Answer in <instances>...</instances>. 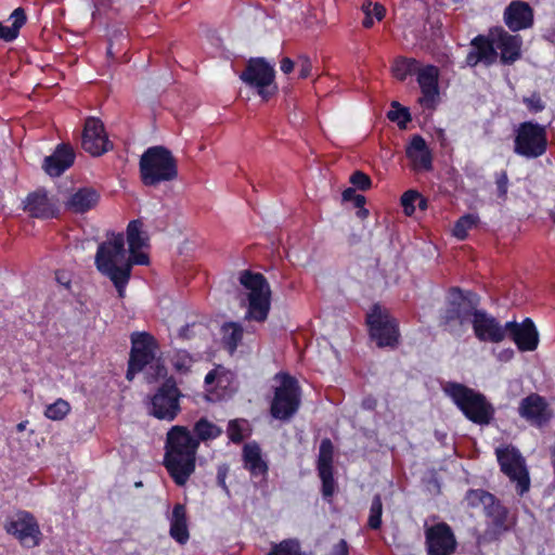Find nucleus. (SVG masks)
Wrapping results in <instances>:
<instances>
[{
	"mask_svg": "<svg viewBox=\"0 0 555 555\" xmlns=\"http://www.w3.org/2000/svg\"><path fill=\"white\" fill-rule=\"evenodd\" d=\"M198 440L184 426H172L166 435L165 466L178 486H184L195 470Z\"/></svg>",
	"mask_w": 555,
	"mask_h": 555,
	"instance_id": "f257e3e1",
	"label": "nucleus"
},
{
	"mask_svg": "<svg viewBox=\"0 0 555 555\" xmlns=\"http://www.w3.org/2000/svg\"><path fill=\"white\" fill-rule=\"evenodd\" d=\"M464 501L470 508L481 507L486 518L485 530L475 537L478 547L500 541L509 531V511L494 494L485 489H469Z\"/></svg>",
	"mask_w": 555,
	"mask_h": 555,
	"instance_id": "f03ea898",
	"label": "nucleus"
},
{
	"mask_svg": "<svg viewBox=\"0 0 555 555\" xmlns=\"http://www.w3.org/2000/svg\"><path fill=\"white\" fill-rule=\"evenodd\" d=\"M98 271L108 278L117 289L118 296H125L126 286L131 276L132 258L125 248L122 233H112L99 244L94 257Z\"/></svg>",
	"mask_w": 555,
	"mask_h": 555,
	"instance_id": "7ed1b4c3",
	"label": "nucleus"
},
{
	"mask_svg": "<svg viewBox=\"0 0 555 555\" xmlns=\"http://www.w3.org/2000/svg\"><path fill=\"white\" fill-rule=\"evenodd\" d=\"M443 391L470 422L485 426L493 420L495 410L481 392L454 382H448Z\"/></svg>",
	"mask_w": 555,
	"mask_h": 555,
	"instance_id": "20e7f679",
	"label": "nucleus"
},
{
	"mask_svg": "<svg viewBox=\"0 0 555 555\" xmlns=\"http://www.w3.org/2000/svg\"><path fill=\"white\" fill-rule=\"evenodd\" d=\"M141 181L145 186H156L178 177V163L171 151L163 145L149 147L139 162Z\"/></svg>",
	"mask_w": 555,
	"mask_h": 555,
	"instance_id": "39448f33",
	"label": "nucleus"
},
{
	"mask_svg": "<svg viewBox=\"0 0 555 555\" xmlns=\"http://www.w3.org/2000/svg\"><path fill=\"white\" fill-rule=\"evenodd\" d=\"M240 282L248 291L245 319L264 322L271 308V289L268 281L261 273L243 271Z\"/></svg>",
	"mask_w": 555,
	"mask_h": 555,
	"instance_id": "423d86ee",
	"label": "nucleus"
},
{
	"mask_svg": "<svg viewBox=\"0 0 555 555\" xmlns=\"http://www.w3.org/2000/svg\"><path fill=\"white\" fill-rule=\"evenodd\" d=\"M275 380L279 383L274 389L270 413L279 421H289L299 410L301 391L295 377L286 373H278Z\"/></svg>",
	"mask_w": 555,
	"mask_h": 555,
	"instance_id": "0eeeda50",
	"label": "nucleus"
},
{
	"mask_svg": "<svg viewBox=\"0 0 555 555\" xmlns=\"http://www.w3.org/2000/svg\"><path fill=\"white\" fill-rule=\"evenodd\" d=\"M451 297L448 307L441 314L440 322L447 331L456 333L457 325L472 323L480 304V298L473 292H463L457 287L451 289Z\"/></svg>",
	"mask_w": 555,
	"mask_h": 555,
	"instance_id": "6e6552de",
	"label": "nucleus"
},
{
	"mask_svg": "<svg viewBox=\"0 0 555 555\" xmlns=\"http://www.w3.org/2000/svg\"><path fill=\"white\" fill-rule=\"evenodd\" d=\"M547 149L546 128L538 122L524 121L515 130L514 153L528 159L542 156Z\"/></svg>",
	"mask_w": 555,
	"mask_h": 555,
	"instance_id": "1a4fd4ad",
	"label": "nucleus"
},
{
	"mask_svg": "<svg viewBox=\"0 0 555 555\" xmlns=\"http://www.w3.org/2000/svg\"><path fill=\"white\" fill-rule=\"evenodd\" d=\"M181 391L172 378H168L150 398L149 414L160 421L172 422L181 411Z\"/></svg>",
	"mask_w": 555,
	"mask_h": 555,
	"instance_id": "9d476101",
	"label": "nucleus"
},
{
	"mask_svg": "<svg viewBox=\"0 0 555 555\" xmlns=\"http://www.w3.org/2000/svg\"><path fill=\"white\" fill-rule=\"evenodd\" d=\"M4 530L25 548H34L40 545L42 540V532L36 517L27 511H17L8 517Z\"/></svg>",
	"mask_w": 555,
	"mask_h": 555,
	"instance_id": "9b49d317",
	"label": "nucleus"
},
{
	"mask_svg": "<svg viewBox=\"0 0 555 555\" xmlns=\"http://www.w3.org/2000/svg\"><path fill=\"white\" fill-rule=\"evenodd\" d=\"M501 470L516 485V492L524 495L530 489L529 472L520 452L514 447L495 450Z\"/></svg>",
	"mask_w": 555,
	"mask_h": 555,
	"instance_id": "f8f14e48",
	"label": "nucleus"
},
{
	"mask_svg": "<svg viewBox=\"0 0 555 555\" xmlns=\"http://www.w3.org/2000/svg\"><path fill=\"white\" fill-rule=\"evenodd\" d=\"M275 72L264 59L250 60L240 78L249 87L255 88L257 93L268 100L276 91L274 83Z\"/></svg>",
	"mask_w": 555,
	"mask_h": 555,
	"instance_id": "ddd939ff",
	"label": "nucleus"
},
{
	"mask_svg": "<svg viewBox=\"0 0 555 555\" xmlns=\"http://www.w3.org/2000/svg\"><path fill=\"white\" fill-rule=\"evenodd\" d=\"M131 351L126 378L132 380L134 375L141 372L155 359L156 341L154 337L145 332L131 335Z\"/></svg>",
	"mask_w": 555,
	"mask_h": 555,
	"instance_id": "4468645a",
	"label": "nucleus"
},
{
	"mask_svg": "<svg viewBox=\"0 0 555 555\" xmlns=\"http://www.w3.org/2000/svg\"><path fill=\"white\" fill-rule=\"evenodd\" d=\"M371 337L378 347H396L398 345L399 331L396 320L375 306L367 315Z\"/></svg>",
	"mask_w": 555,
	"mask_h": 555,
	"instance_id": "2eb2a0df",
	"label": "nucleus"
},
{
	"mask_svg": "<svg viewBox=\"0 0 555 555\" xmlns=\"http://www.w3.org/2000/svg\"><path fill=\"white\" fill-rule=\"evenodd\" d=\"M425 545L427 555H452L457 542L451 527L441 521L433 526L425 525Z\"/></svg>",
	"mask_w": 555,
	"mask_h": 555,
	"instance_id": "dca6fc26",
	"label": "nucleus"
},
{
	"mask_svg": "<svg viewBox=\"0 0 555 555\" xmlns=\"http://www.w3.org/2000/svg\"><path fill=\"white\" fill-rule=\"evenodd\" d=\"M81 146L92 156H101L113 147L105 132L104 125L99 118L89 117L86 119Z\"/></svg>",
	"mask_w": 555,
	"mask_h": 555,
	"instance_id": "f3484780",
	"label": "nucleus"
},
{
	"mask_svg": "<svg viewBox=\"0 0 555 555\" xmlns=\"http://www.w3.org/2000/svg\"><path fill=\"white\" fill-rule=\"evenodd\" d=\"M492 43L503 65H512L521 57L522 39L512 35L503 27L491 28Z\"/></svg>",
	"mask_w": 555,
	"mask_h": 555,
	"instance_id": "a211bd4d",
	"label": "nucleus"
},
{
	"mask_svg": "<svg viewBox=\"0 0 555 555\" xmlns=\"http://www.w3.org/2000/svg\"><path fill=\"white\" fill-rule=\"evenodd\" d=\"M518 414L529 424L542 427L552 418V410L547 401L538 393H530L521 399Z\"/></svg>",
	"mask_w": 555,
	"mask_h": 555,
	"instance_id": "6ab92c4d",
	"label": "nucleus"
},
{
	"mask_svg": "<svg viewBox=\"0 0 555 555\" xmlns=\"http://www.w3.org/2000/svg\"><path fill=\"white\" fill-rule=\"evenodd\" d=\"M334 446L328 438L321 441L318 456V473L322 481V494L324 498L333 496L336 483L333 476Z\"/></svg>",
	"mask_w": 555,
	"mask_h": 555,
	"instance_id": "aec40b11",
	"label": "nucleus"
},
{
	"mask_svg": "<svg viewBox=\"0 0 555 555\" xmlns=\"http://www.w3.org/2000/svg\"><path fill=\"white\" fill-rule=\"evenodd\" d=\"M472 324L474 333L480 341L500 343L506 336V324L502 326L494 317L485 310L477 309Z\"/></svg>",
	"mask_w": 555,
	"mask_h": 555,
	"instance_id": "412c9836",
	"label": "nucleus"
},
{
	"mask_svg": "<svg viewBox=\"0 0 555 555\" xmlns=\"http://www.w3.org/2000/svg\"><path fill=\"white\" fill-rule=\"evenodd\" d=\"M470 47L472 49L466 56V64L470 67H475L479 63L486 66L493 65L499 57V53L492 43L491 30H489L488 35L475 37L470 42Z\"/></svg>",
	"mask_w": 555,
	"mask_h": 555,
	"instance_id": "4be33fe9",
	"label": "nucleus"
},
{
	"mask_svg": "<svg viewBox=\"0 0 555 555\" xmlns=\"http://www.w3.org/2000/svg\"><path fill=\"white\" fill-rule=\"evenodd\" d=\"M24 210L33 218L50 219L59 214L56 201L49 197L43 189L28 194L24 201Z\"/></svg>",
	"mask_w": 555,
	"mask_h": 555,
	"instance_id": "5701e85b",
	"label": "nucleus"
},
{
	"mask_svg": "<svg viewBox=\"0 0 555 555\" xmlns=\"http://www.w3.org/2000/svg\"><path fill=\"white\" fill-rule=\"evenodd\" d=\"M438 77L439 70L433 65L425 66L417 73V82L422 90L418 102L425 108L433 109L437 104L439 98Z\"/></svg>",
	"mask_w": 555,
	"mask_h": 555,
	"instance_id": "b1692460",
	"label": "nucleus"
},
{
	"mask_svg": "<svg viewBox=\"0 0 555 555\" xmlns=\"http://www.w3.org/2000/svg\"><path fill=\"white\" fill-rule=\"evenodd\" d=\"M506 333L516 344L520 351H533L539 344V334L531 319H526L521 323L507 322Z\"/></svg>",
	"mask_w": 555,
	"mask_h": 555,
	"instance_id": "393cba45",
	"label": "nucleus"
},
{
	"mask_svg": "<svg viewBox=\"0 0 555 555\" xmlns=\"http://www.w3.org/2000/svg\"><path fill=\"white\" fill-rule=\"evenodd\" d=\"M504 22L512 31H518L532 26L533 10L524 1H512L504 11Z\"/></svg>",
	"mask_w": 555,
	"mask_h": 555,
	"instance_id": "a878e982",
	"label": "nucleus"
},
{
	"mask_svg": "<svg viewBox=\"0 0 555 555\" xmlns=\"http://www.w3.org/2000/svg\"><path fill=\"white\" fill-rule=\"evenodd\" d=\"M127 242L129 246V255L135 264H147L149 257L145 253L140 251L147 246V236L142 232V222L132 220L127 227Z\"/></svg>",
	"mask_w": 555,
	"mask_h": 555,
	"instance_id": "bb28decb",
	"label": "nucleus"
},
{
	"mask_svg": "<svg viewBox=\"0 0 555 555\" xmlns=\"http://www.w3.org/2000/svg\"><path fill=\"white\" fill-rule=\"evenodd\" d=\"M75 160V152L68 144H59L54 153L47 156L43 162V169L51 177H60L68 169Z\"/></svg>",
	"mask_w": 555,
	"mask_h": 555,
	"instance_id": "cd10ccee",
	"label": "nucleus"
},
{
	"mask_svg": "<svg viewBox=\"0 0 555 555\" xmlns=\"http://www.w3.org/2000/svg\"><path fill=\"white\" fill-rule=\"evenodd\" d=\"M243 465L249 472L251 477H261L264 479L268 475V462L263 459L260 446L253 441L243 447L242 450Z\"/></svg>",
	"mask_w": 555,
	"mask_h": 555,
	"instance_id": "c85d7f7f",
	"label": "nucleus"
},
{
	"mask_svg": "<svg viewBox=\"0 0 555 555\" xmlns=\"http://www.w3.org/2000/svg\"><path fill=\"white\" fill-rule=\"evenodd\" d=\"M100 199V194L93 188L74 190L64 202L65 208L74 214H85L93 209Z\"/></svg>",
	"mask_w": 555,
	"mask_h": 555,
	"instance_id": "c756f323",
	"label": "nucleus"
},
{
	"mask_svg": "<svg viewBox=\"0 0 555 555\" xmlns=\"http://www.w3.org/2000/svg\"><path fill=\"white\" fill-rule=\"evenodd\" d=\"M406 156L416 169L430 170L433 167L431 152L423 137L416 134L406 147Z\"/></svg>",
	"mask_w": 555,
	"mask_h": 555,
	"instance_id": "7c9ffc66",
	"label": "nucleus"
},
{
	"mask_svg": "<svg viewBox=\"0 0 555 555\" xmlns=\"http://www.w3.org/2000/svg\"><path fill=\"white\" fill-rule=\"evenodd\" d=\"M169 521L170 537L178 543L185 544L189 541L190 533L188 528L186 509L183 504H176L173 506Z\"/></svg>",
	"mask_w": 555,
	"mask_h": 555,
	"instance_id": "2f4dec72",
	"label": "nucleus"
},
{
	"mask_svg": "<svg viewBox=\"0 0 555 555\" xmlns=\"http://www.w3.org/2000/svg\"><path fill=\"white\" fill-rule=\"evenodd\" d=\"M243 326L236 322L224 323L221 327L222 344L233 354L243 338Z\"/></svg>",
	"mask_w": 555,
	"mask_h": 555,
	"instance_id": "473e14b6",
	"label": "nucleus"
},
{
	"mask_svg": "<svg viewBox=\"0 0 555 555\" xmlns=\"http://www.w3.org/2000/svg\"><path fill=\"white\" fill-rule=\"evenodd\" d=\"M10 20L12 21L11 26H5L0 23V38L7 42L13 41L18 36L21 27L25 24L26 14L24 9H15L11 14Z\"/></svg>",
	"mask_w": 555,
	"mask_h": 555,
	"instance_id": "72a5a7b5",
	"label": "nucleus"
},
{
	"mask_svg": "<svg viewBox=\"0 0 555 555\" xmlns=\"http://www.w3.org/2000/svg\"><path fill=\"white\" fill-rule=\"evenodd\" d=\"M196 439L199 441H208L218 438L222 434V429L207 418H199L194 425Z\"/></svg>",
	"mask_w": 555,
	"mask_h": 555,
	"instance_id": "f704fd0d",
	"label": "nucleus"
},
{
	"mask_svg": "<svg viewBox=\"0 0 555 555\" xmlns=\"http://www.w3.org/2000/svg\"><path fill=\"white\" fill-rule=\"evenodd\" d=\"M362 11L364 13V20L362 22L363 27L371 28L374 24L373 17H375L377 21H382L385 16V8L379 4L375 3L372 4V2H365L362 5Z\"/></svg>",
	"mask_w": 555,
	"mask_h": 555,
	"instance_id": "c9c22d12",
	"label": "nucleus"
},
{
	"mask_svg": "<svg viewBox=\"0 0 555 555\" xmlns=\"http://www.w3.org/2000/svg\"><path fill=\"white\" fill-rule=\"evenodd\" d=\"M479 221L477 215L468 214L461 217L453 228V235L459 240H465L468 234V230L474 228Z\"/></svg>",
	"mask_w": 555,
	"mask_h": 555,
	"instance_id": "e433bc0d",
	"label": "nucleus"
},
{
	"mask_svg": "<svg viewBox=\"0 0 555 555\" xmlns=\"http://www.w3.org/2000/svg\"><path fill=\"white\" fill-rule=\"evenodd\" d=\"M268 555H306L297 540L288 539L275 544Z\"/></svg>",
	"mask_w": 555,
	"mask_h": 555,
	"instance_id": "4c0bfd02",
	"label": "nucleus"
},
{
	"mask_svg": "<svg viewBox=\"0 0 555 555\" xmlns=\"http://www.w3.org/2000/svg\"><path fill=\"white\" fill-rule=\"evenodd\" d=\"M417 68V62L409 59H398L393 66L392 73L399 80H404L409 75L413 74Z\"/></svg>",
	"mask_w": 555,
	"mask_h": 555,
	"instance_id": "58836bf2",
	"label": "nucleus"
},
{
	"mask_svg": "<svg viewBox=\"0 0 555 555\" xmlns=\"http://www.w3.org/2000/svg\"><path fill=\"white\" fill-rule=\"evenodd\" d=\"M383 503L379 494H375L370 508L367 525L371 529L377 530L382 526Z\"/></svg>",
	"mask_w": 555,
	"mask_h": 555,
	"instance_id": "ea45409f",
	"label": "nucleus"
},
{
	"mask_svg": "<svg viewBox=\"0 0 555 555\" xmlns=\"http://www.w3.org/2000/svg\"><path fill=\"white\" fill-rule=\"evenodd\" d=\"M70 406L68 402L63 399H59L47 406L44 415L50 420L60 421L68 414Z\"/></svg>",
	"mask_w": 555,
	"mask_h": 555,
	"instance_id": "a19ab883",
	"label": "nucleus"
},
{
	"mask_svg": "<svg viewBox=\"0 0 555 555\" xmlns=\"http://www.w3.org/2000/svg\"><path fill=\"white\" fill-rule=\"evenodd\" d=\"M393 109L387 113V117L391 121H396L400 128H405L411 120V115L405 107H400L398 102L392 103Z\"/></svg>",
	"mask_w": 555,
	"mask_h": 555,
	"instance_id": "79ce46f5",
	"label": "nucleus"
},
{
	"mask_svg": "<svg viewBox=\"0 0 555 555\" xmlns=\"http://www.w3.org/2000/svg\"><path fill=\"white\" fill-rule=\"evenodd\" d=\"M171 363L176 371L180 373H186L190 370L193 360L192 357L186 351L180 350L173 354Z\"/></svg>",
	"mask_w": 555,
	"mask_h": 555,
	"instance_id": "37998d69",
	"label": "nucleus"
},
{
	"mask_svg": "<svg viewBox=\"0 0 555 555\" xmlns=\"http://www.w3.org/2000/svg\"><path fill=\"white\" fill-rule=\"evenodd\" d=\"M349 181L356 189L361 191H366L372 186L371 178L360 170L354 171L350 176Z\"/></svg>",
	"mask_w": 555,
	"mask_h": 555,
	"instance_id": "c03bdc74",
	"label": "nucleus"
},
{
	"mask_svg": "<svg viewBox=\"0 0 555 555\" xmlns=\"http://www.w3.org/2000/svg\"><path fill=\"white\" fill-rule=\"evenodd\" d=\"M420 198V193L413 190H409L401 196V205L403 206L404 212L411 216L415 211V202Z\"/></svg>",
	"mask_w": 555,
	"mask_h": 555,
	"instance_id": "a18cd8bd",
	"label": "nucleus"
},
{
	"mask_svg": "<svg viewBox=\"0 0 555 555\" xmlns=\"http://www.w3.org/2000/svg\"><path fill=\"white\" fill-rule=\"evenodd\" d=\"M227 431L229 439L234 443H240L244 439L243 428L237 420L229 423Z\"/></svg>",
	"mask_w": 555,
	"mask_h": 555,
	"instance_id": "49530a36",
	"label": "nucleus"
},
{
	"mask_svg": "<svg viewBox=\"0 0 555 555\" xmlns=\"http://www.w3.org/2000/svg\"><path fill=\"white\" fill-rule=\"evenodd\" d=\"M522 102L532 113H539L545 108V104L538 93H532L530 96L524 98Z\"/></svg>",
	"mask_w": 555,
	"mask_h": 555,
	"instance_id": "de8ad7c7",
	"label": "nucleus"
},
{
	"mask_svg": "<svg viewBox=\"0 0 555 555\" xmlns=\"http://www.w3.org/2000/svg\"><path fill=\"white\" fill-rule=\"evenodd\" d=\"M495 184L498 189V196L505 198L508 189V177L505 171H501L496 175Z\"/></svg>",
	"mask_w": 555,
	"mask_h": 555,
	"instance_id": "09e8293b",
	"label": "nucleus"
},
{
	"mask_svg": "<svg viewBox=\"0 0 555 555\" xmlns=\"http://www.w3.org/2000/svg\"><path fill=\"white\" fill-rule=\"evenodd\" d=\"M223 379H227L225 376L221 373V367H217L210 371L205 377V384L207 387L215 384L218 387L222 386Z\"/></svg>",
	"mask_w": 555,
	"mask_h": 555,
	"instance_id": "8fccbe9b",
	"label": "nucleus"
},
{
	"mask_svg": "<svg viewBox=\"0 0 555 555\" xmlns=\"http://www.w3.org/2000/svg\"><path fill=\"white\" fill-rule=\"evenodd\" d=\"M298 64L300 67L299 68V77L302 79L309 77L311 74V69H312V64H311V61L309 60V57L299 56Z\"/></svg>",
	"mask_w": 555,
	"mask_h": 555,
	"instance_id": "3c124183",
	"label": "nucleus"
},
{
	"mask_svg": "<svg viewBox=\"0 0 555 555\" xmlns=\"http://www.w3.org/2000/svg\"><path fill=\"white\" fill-rule=\"evenodd\" d=\"M228 473H229V467L227 465H220L218 467L217 482L227 493L229 492L228 486L225 483V478L228 476Z\"/></svg>",
	"mask_w": 555,
	"mask_h": 555,
	"instance_id": "603ef678",
	"label": "nucleus"
},
{
	"mask_svg": "<svg viewBox=\"0 0 555 555\" xmlns=\"http://www.w3.org/2000/svg\"><path fill=\"white\" fill-rule=\"evenodd\" d=\"M328 555H349L347 542L345 540H340L333 546Z\"/></svg>",
	"mask_w": 555,
	"mask_h": 555,
	"instance_id": "864d4df0",
	"label": "nucleus"
},
{
	"mask_svg": "<svg viewBox=\"0 0 555 555\" xmlns=\"http://www.w3.org/2000/svg\"><path fill=\"white\" fill-rule=\"evenodd\" d=\"M376 405H377V400L373 396L365 397L361 402V406L364 410H369V411L375 410Z\"/></svg>",
	"mask_w": 555,
	"mask_h": 555,
	"instance_id": "5fc2aeb1",
	"label": "nucleus"
},
{
	"mask_svg": "<svg viewBox=\"0 0 555 555\" xmlns=\"http://www.w3.org/2000/svg\"><path fill=\"white\" fill-rule=\"evenodd\" d=\"M293 69H294V62L291 59H288V57L282 59V61H281V70L284 74H289Z\"/></svg>",
	"mask_w": 555,
	"mask_h": 555,
	"instance_id": "6e6d98bb",
	"label": "nucleus"
},
{
	"mask_svg": "<svg viewBox=\"0 0 555 555\" xmlns=\"http://www.w3.org/2000/svg\"><path fill=\"white\" fill-rule=\"evenodd\" d=\"M514 357V350L511 348L504 349L498 353V359L502 362H507Z\"/></svg>",
	"mask_w": 555,
	"mask_h": 555,
	"instance_id": "4d7b16f0",
	"label": "nucleus"
},
{
	"mask_svg": "<svg viewBox=\"0 0 555 555\" xmlns=\"http://www.w3.org/2000/svg\"><path fill=\"white\" fill-rule=\"evenodd\" d=\"M341 196L344 201L352 202V199H354V197L357 196V193L353 188H348L343 192Z\"/></svg>",
	"mask_w": 555,
	"mask_h": 555,
	"instance_id": "13d9d810",
	"label": "nucleus"
},
{
	"mask_svg": "<svg viewBox=\"0 0 555 555\" xmlns=\"http://www.w3.org/2000/svg\"><path fill=\"white\" fill-rule=\"evenodd\" d=\"M56 280L60 284L64 285L66 288L69 287L70 280L64 273H57Z\"/></svg>",
	"mask_w": 555,
	"mask_h": 555,
	"instance_id": "bf43d9fd",
	"label": "nucleus"
},
{
	"mask_svg": "<svg viewBox=\"0 0 555 555\" xmlns=\"http://www.w3.org/2000/svg\"><path fill=\"white\" fill-rule=\"evenodd\" d=\"M352 202L356 207L362 208L365 204V197L361 194H357V196L354 197V199H352Z\"/></svg>",
	"mask_w": 555,
	"mask_h": 555,
	"instance_id": "052dcab7",
	"label": "nucleus"
},
{
	"mask_svg": "<svg viewBox=\"0 0 555 555\" xmlns=\"http://www.w3.org/2000/svg\"><path fill=\"white\" fill-rule=\"evenodd\" d=\"M188 332H189V325H185L183 326L180 331H179V336L182 337V338H188Z\"/></svg>",
	"mask_w": 555,
	"mask_h": 555,
	"instance_id": "680f3d73",
	"label": "nucleus"
},
{
	"mask_svg": "<svg viewBox=\"0 0 555 555\" xmlns=\"http://www.w3.org/2000/svg\"><path fill=\"white\" fill-rule=\"evenodd\" d=\"M369 215L367 209H364L363 207L358 211V216L361 218H365Z\"/></svg>",
	"mask_w": 555,
	"mask_h": 555,
	"instance_id": "e2e57ef3",
	"label": "nucleus"
},
{
	"mask_svg": "<svg viewBox=\"0 0 555 555\" xmlns=\"http://www.w3.org/2000/svg\"><path fill=\"white\" fill-rule=\"evenodd\" d=\"M418 201V205L422 209H425L426 208V201L420 195V198L417 199Z\"/></svg>",
	"mask_w": 555,
	"mask_h": 555,
	"instance_id": "0e129e2a",
	"label": "nucleus"
},
{
	"mask_svg": "<svg viewBox=\"0 0 555 555\" xmlns=\"http://www.w3.org/2000/svg\"><path fill=\"white\" fill-rule=\"evenodd\" d=\"M25 426H26V423H23V422L17 424V430L23 431L25 429Z\"/></svg>",
	"mask_w": 555,
	"mask_h": 555,
	"instance_id": "69168bd1",
	"label": "nucleus"
},
{
	"mask_svg": "<svg viewBox=\"0 0 555 555\" xmlns=\"http://www.w3.org/2000/svg\"><path fill=\"white\" fill-rule=\"evenodd\" d=\"M553 463L555 465V447L552 449Z\"/></svg>",
	"mask_w": 555,
	"mask_h": 555,
	"instance_id": "338daca9",
	"label": "nucleus"
},
{
	"mask_svg": "<svg viewBox=\"0 0 555 555\" xmlns=\"http://www.w3.org/2000/svg\"><path fill=\"white\" fill-rule=\"evenodd\" d=\"M551 219H552V221L555 223V211H553V212L551 214Z\"/></svg>",
	"mask_w": 555,
	"mask_h": 555,
	"instance_id": "774afa93",
	"label": "nucleus"
}]
</instances>
